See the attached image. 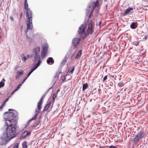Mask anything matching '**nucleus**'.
Instances as JSON below:
<instances>
[{
	"mask_svg": "<svg viewBox=\"0 0 148 148\" xmlns=\"http://www.w3.org/2000/svg\"><path fill=\"white\" fill-rule=\"evenodd\" d=\"M27 17L28 18L27 23V29H32L33 28L32 22V12L30 9H27L26 10Z\"/></svg>",
	"mask_w": 148,
	"mask_h": 148,
	"instance_id": "2",
	"label": "nucleus"
},
{
	"mask_svg": "<svg viewBox=\"0 0 148 148\" xmlns=\"http://www.w3.org/2000/svg\"><path fill=\"white\" fill-rule=\"evenodd\" d=\"M31 132L30 131L28 132L27 131H25L22 134L20 138L21 139H24L26 136H28L30 134Z\"/></svg>",
	"mask_w": 148,
	"mask_h": 148,
	"instance_id": "10",
	"label": "nucleus"
},
{
	"mask_svg": "<svg viewBox=\"0 0 148 148\" xmlns=\"http://www.w3.org/2000/svg\"><path fill=\"white\" fill-rule=\"evenodd\" d=\"M89 10H91V11L90 12V15L89 16V18H90L92 16V14H93V10H92V8H89Z\"/></svg>",
	"mask_w": 148,
	"mask_h": 148,
	"instance_id": "23",
	"label": "nucleus"
},
{
	"mask_svg": "<svg viewBox=\"0 0 148 148\" xmlns=\"http://www.w3.org/2000/svg\"><path fill=\"white\" fill-rule=\"evenodd\" d=\"M67 60V57H65V58H64V61H65V62H66Z\"/></svg>",
	"mask_w": 148,
	"mask_h": 148,
	"instance_id": "39",
	"label": "nucleus"
},
{
	"mask_svg": "<svg viewBox=\"0 0 148 148\" xmlns=\"http://www.w3.org/2000/svg\"><path fill=\"white\" fill-rule=\"evenodd\" d=\"M47 63L49 64H52L54 63V61L52 57L49 58L47 61Z\"/></svg>",
	"mask_w": 148,
	"mask_h": 148,
	"instance_id": "13",
	"label": "nucleus"
},
{
	"mask_svg": "<svg viewBox=\"0 0 148 148\" xmlns=\"http://www.w3.org/2000/svg\"><path fill=\"white\" fill-rule=\"evenodd\" d=\"M43 50H45L47 51V49L48 47V45L47 44H45L43 45Z\"/></svg>",
	"mask_w": 148,
	"mask_h": 148,
	"instance_id": "20",
	"label": "nucleus"
},
{
	"mask_svg": "<svg viewBox=\"0 0 148 148\" xmlns=\"http://www.w3.org/2000/svg\"><path fill=\"white\" fill-rule=\"evenodd\" d=\"M109 148H118L117 147L113 146V145H111L109 147Z\"/></svg>",
	"mask_w": 148,
	"mask_h": 148,
	"instance_id": "33",
	"label": "nucleus"
},
{
	"mask_svg": "<svg viewBox=\"0 0 148 148\" xmlns=\"http://www.w3.org/2000/svg\"><path fill=\"white\" fill-rule=\"evenodd\" d=\"M41 62L40 61H39V62H38L37 64H36L35 66L33 69H32V70L31 71L28 73L27 76V77H28L33 72L35 69H36L39 66Z\"/></svg>",
	"mask_w": 148,
	"mask_h": 148,
	"instance_id": "11",
	"label": "nucleus"
},
{
	"mask_svg": "<svg viewBox=\"0 0 148 148\" xmlns=\"http://www.w3.org/2000/svg\"><path fill=\"white\" fill-rule=\"evenodd\" d=\"M8 100V98H7V99H6L5 100V101L4 102V103L6 102Z\"/></svg>",
	"mask_w": 148,
	"mask_h": 148,
	"instance_id": "40",
	"label": "nucleus"
},
{
	"mask_svg": "<svg viewBox=\"0 0 148 148\" xmlns=\"http://www.w3.org/2000/svg\"><path fill=\"white\" fill-rule=\"evenodd\" d=\"M24 3H27V0H24Z\"/></svg>",
	"mask_w": 148,
	"mask_h": 148,
	"instance_id": "44",
	"label": "nucleus"
},
{
	"mask_svg": "<svg viewBox=\"0 0 148 148\" xmlns=\"http://www.w3.org/2000/svg\"><path fill=\"white\" fill-rule=\"evenodd\" d=\"M12 111V112H7L4 113V114H7L5 118V120L8 121L11 124H9L6 122L5 126L6 136L1 137L3 140L8 141L15 137L16 135V126L18 119V113L16 110L9 109V111Z\"/></svg>",
	"mask_w": 148,
	"mask_h": 148,
	"instance_id": "1",
	"label": "nucleus"
},
{
	"mask_svg": "<svg viewBox=\"0 0 148 148\" xmlns=\"http://www.w3.org/2000/svg\"><path fill=\"white\" fill-rule=\"evenodd\" d=\"M22 60L25 61L27 59V57H25V56L24 57H22Z\"/></svg>",
	"mask_w": 148,
	"mask_h": 148,
	"instance_id": "32",
	"label": "nucleus"
},
{
	"mask_svg": "<svg viewBox=\"0 0 148 148\" xmlns=\"http://www.w3.org/2000/svg\"><path fill=\"white\" fill-rule=\"evenodd\" d=\"M25 57V56L24 54H22L21 55V58H22V57Z\"/></svg>",
	"mask_w": 148,
	"mask_h": 148,
	"instance_id": "38",
	"label": "nucleus"
},
{
	"mask_svg": "<svg viewBox=\"0 0 148 148\" xmlns=\"http://www.w3.org/2000/svg\"><path fill=\"white\" fill-rule=\"evenodd\" d=\"M57 97V94H56V93H54L53 94V100L52 101L53 102H54L55 99Z\"/></svg>",
	"mask_w": 148,
	"mask_h": 148,
	"instance_id": "24",
	"label": "nucleus"
},
{
	"mask_svg": "<svg viewBox=\"0 0 148 148\" xmlns=\"http://www.w3.org/2000/svg\"><path fill=\"white\" fill-rule=\"evenodd\" d=\"M82 50H80L78 52L76 56L75 57V58H79L82 54Z\"/></svg>",
	"mask_w": 148,
	"mask_h": 148,
	"instance_id": "17",
	"label": "nucleus"
},
{
	"mask_svg": "<svg viewBox=\"0 0 148 148\" xmlns=\"http://www.w3.org/2000/svg\"><path fill=\"white\" fill-rule=\"evenodd\" d=\"M138 45V44L137 45H136V46H137V45Z\"/></svg>",
	"mask_w": 148,
	"mask_h": 148,
	"instance_id": "46",
	"label": "nucleus"
},
{
	"mask_svg": "<svg viewBox=\"0 0 148 148\" xmlns=\"http://www.w3.org/2000/svg\"><path fill=\"white\" fill-rule=\"evenodd\" d=\"M136 23L134 22H132L130 25V27L132 29H135L136 28V27L135 26Z\"/></svg>",
	"mask_w": 148,
	"mask_h": 148,
	"instance_id": "22",
	"label": "nucleus"
},
{
	"mask_svg": "<svg viewBox=\"0 0 148 148\" xmlns=\"http://www.w3.org/2000/svg\"><path fill=\"white\" fill-rule=\"evenodd\" d=\"M40 51V47H37L34 49L32 53L34 57V61L36 62L38 60V62L40 61L41 63V61L40 60V55L38 54Z\"/></svg>",
	"mask_w": 148,
	"mask_h": 148,
	"instance_id": "4",
	"label": "nucleus"
},
{
	"mask_svg": "<svg viewBox=\"0 0 148 148\" xmlns=\"http://www.w3.org/2000/svg\"><path fill=\"white\" fill-rule=\"evenodd\" d=\"M75 67L74 66H73L71 68H69L67 73L68 72H69L71 73V74H72L75 69Z\"/></svg>",
	"mask_w": 148,
	"mask_h": 148,
	"instance_id": "18",
	"label": "nucleus"
},
{
	"mask_svg": "<svg viewBox=\"0 0 148 148\" xmlns=\"http://www.w3.org/2000/svg\"><path fill=\"white\" fill-rule=\"evenodd\" d=\"M43 98L42 97L41 99L40 100L39 102L38 103L37 105V108L35 112L36 114V115H38V114L40 113V112L41 109L42 108V105L43 103Z\"/></svg>",
	"mask_w": 148,
	"mask_h": 148,
	"instance_id": "6",
	"label": "nucleus"
},
{
	"mask_svg": "<svg viewBox=\"0 0 148 148\" xmlns=\"http://www.w3.org/2000/svg\"><path fill=\"white\" fill-rule=\"evenodd\" d=\"M4 103H3V104H2V105H1V106H0V107H1V108L3 107V106H4Z\"/></svg>",
	"mask_w": 148,
	"mask_h": 148,
	"instance_id": "43",
	"label": "nucleus"
},
{
	"mask_svg": "<svg viewBox=\"0 0 148 148\" xmlns=\"http://www.w3.org/2000/svg\"><path fill=\"white\" fill-rule=\"evenodd\" d=\"M94 26H93L92 21L90 20L88 21L87 28L84 33L85 37L88 36L90 35H92L94 32Z\"/></svg>",
	"mask_w": 148,
	"mask_h": 148,
	"instance_id": "3",
	"label": "nucleus"
},
{
	"mask_svg": "<svg viewBox=\"0 0 148 148\" xmlns=\"http://www.w3.org/2000/svg\"><path fill=\"white\" fill-rule=\"evenodd\" d=\"M23 74V71H18L17 72V74L16 76V79L22 76Z\"/></svg>",
	"mask_w": 148,
	"mask_h": 148,
	"instance_id": "14",
	"label": "nucleus"
},
{
	"mask_svg": "<svg viewBox=\"0 0 148 148\" xmlns=\"http://www.w3.org/2000/svg\"><path fill=\"white\" fill-rule=\"evenodd\" d=\"M64 78V79H63L62 80L63 81H64L65 79V76H63V77H62V78Z\"/></svg>",
	"mask_w": 148,
	"mask_h": 148,
	"instance_id": "41",
	"label": "nucleus"
},
{
	"mask_svg": "<svg viewBox=\"0 0 148 148\" xmlns=\"http://www.w3.org/2000/svg\"><path fill=\"white\" fill-rule=\"evenodd\" d=\"M47 51L45 50H43L41 52V57L44 58L46 56Z\"/></svg>",
	"mask_w": 148,
	"mask_h": 148,
	"instance_id": "16",
	"label": "nucleus"
},
{
	"mask_svg": "<svg viewBox=\"0 0 148 148\" xmlns=\"http://www.w3.org/2000/svg\"><path fill=\"white\" fill-rule=\"evenodd\" d=\"M23 16V13L21 12L20 14V19Z\"/></svg>",
	"mask_w": 148,
	"mask_h": 148,
	"instance_id": "37",
	"label": "nucleus"
},
{
	"mask_svg": "<svg viewBox=\"0 0 148 148\" xmlns=\"http://www.w3.org/2000/svg\"><path fill=\"white\" fill-rule=\"evenodd\" d=\"M16 90V89L13 91V92L12 93V94L11 95H12L15 92Z\"/></svg>",
	"mask_w": 148,
	"mask_h": 148,
	"instance_id": "42",
	"label": "nucleus"
},
{
	"mask_svg": "<svg viewBox=\"0 0 148 148\" xmlns=\"http://www.w3.org/2000/svg\"><path fill=\"white\" fill-rule=\"evenodd\" d=\"M99 2L98 0H97L95 3L92 2L90 3V5L89 6V8H92V10H93L95 8L99 6Z\"/></svg>",
	"mask_w": 148,
	"mask_h": 148,
	"instance_id": "9",
	"label": "nucleus"
},
{
	"mask_svg": "<svg viewBox=\"0 0 148 148\" xmlns=\"http://www.w3.org/2000/svg\"><path fill=\"white\" fill-rule=\"evenodd\" d=\"M21 84H19L17 88H16L15 89L16 90H17L18 88H19L20 87V86H21Z\"/></svg>",
	"mask_w": 148,
	"mask_h": 148,
	"instance_id": "34",
	"label": "nucleus"
},
{
	"mask_svg": "<svg viewBox=\"0 0 148 148\" xmlns=\"http://www.w3.org/2000/svg\"><path fill=\"white\" fill-rule=\"evenodd\" d=\"M37 115L35 114L34 116L32 119V120L35 119L37 118Z\"/></svg>",
	"mask_w": 148,
	"mask_h": 148,
	"instance_id": "30",
	"label": "nucleus"
},
{
	"mask_svg": "<svg viewBox=\"0 0 148 148\" xmlns=\"http://www.w3.org/2000/svg\"><path fill=\"white\" fill-rule=\"evenodd\" d=\"M86 27V24H82L79 28L78 31V34L80 35H82L83 34H84Z\"/></svg>",
	"mask_w": 148,
	"mask_h": 148,
	"instance_id": "7",
	"label": "nucleus"
},
{
	"mask_svg": "<svg viewBox=\"0 0 148 148\" xmlns=\"http://www.w3.org/2000/svg\"><path fill=\"white\" fill-rule=\"evenodd\" d=\"M10 18L11 20H14L13 17L12 16H10Z\"/></svg>",
	"mask_w": 148,
	"mask_h": 148,
	"instance_id": "35",
	"label": "nucleus"
},
{
	"mask_svg": "<svg viewBox=\"0 0 148 148\" xmlns=\"http://www.w3.org/2000/svg\"><path fill=\"white\" fill-rule=\"evenodd\" d=\"M18 144L16 143L15 145L14 146L13 148H18Z\"/></svg>",
	"mask_w": 148,
	"mask_h": 148,
	"instance_id": "29",
	"label": "nucleus"
},
{
	"mask_svg": "<svg viewBox=\"0 0 148 148\" xmlns=\"http://www.w3.org/2000/svg\"><path fill=\"white\" fill-rule=\"evenodd\" d=\"M133 10V9L132 8H129L126 9L125 10L123 11V13L121 14V17L124 16H125L126 15L129 14V13L131 11H132Z\"/></svg>",
	"mask_w": 148,
	"mask_h": 148,
	"instance_id": "8",
	"label": "nucleus"
},
{
	"mask_svg": "<svg viewBox=\"0 0 148 148\" xmlns=\"http://www.w3.org/2000/svg\"><path fill=\"white\" fill-rule=\"evenodd\" d=\"M22 146L23 148H27V143L26 141L23 142L22 144Z\"/></svg>",
	"mask_w": 148,
	"mask_h": 148,
	"instance_id": "21",
	"label": "nucleus"
},
{
	"mask_svg": "<svg viewBox=\"0 0 148 148\" xmlns=\"http://www.w3.org/2000/svg\"><path fill=\"white\" fill-rule=\"evenodd\" d=\"M51 102L50 101L45 106L43 110L44 111H47L48 110L49 107L51 106Z\"/></svg>",
	"mask_w": 148,
	"mask_h": 148,
	"instance_id": "15",
	"label": "nucleus"
},
{
	"mask_svg": "<svg viewBox=\"0 0 148 148\" xmlns=\"http://www.w3.org/2000/svg\"><path fill=\"white\" fill-rule=\"evenodd\" d=\"M118 86L119 87H122L124 86V84L123 82H120L118 84Z\"/></svg>",
	"mask_w": 148,
	"mask_h": 148,
	"instance_id": "26",
	"label": "nucleus"
},
{
	"mask_svg": "<svg viewBox=\"0 0 148 148\" xmlns=\"http://www.w3.org/2000/svg\"><path fill=\"white\" fill-rule=\"evenodd\" d=\"M80 39L79 38H75L72 41V44L75 47L77 46V45L79 43Z\"/></svg>",
	"mask_w": 148,
	"mask_h": 148,
	"instance_id": "12",
	"label": "nucleus"
},
{
	"mask_svg": "<svg viewBox=\"0 0 148 148\" xmlns=\"http://www.w3.org/2000/svg\"><path fill=\"white\" fill-rule=\"evenodd\" d=\"M88 86V85L87 83L84 84L83 85L82 90L83 91L85 89H87Z\"/></svg>",
	"mask_w": 148,
	"mask_h": 148,
	"instance_id": "19",
	"label": "nucleus"
},
{
	"mask_svg": "<svg viewBox=\"0 0 148 148\" xmlns=\"http://www.w3.org/2000/svg\"><path fill=\"white\" fill-rule=\"evenodd\" d=\"M24 7L25 10H27L28 8V5L27 3H25L24 4Z\"/></svg>",
	"mask_w": 148,
	"mask_h": 148,
	"instance_id": "25",
	"label": "nucleus"
},
{
	"mask_svg": "<svg viewBox=\"0 0 148 148\" xmlns=\"http://www.w3.org/2000/svg\"><path fill=\"white\" fill-rule=\"evenodd\" d=\"M107 76H108V75H107L106 76H105L103 78V82H104V81H105L106 79H107Z\"/></svg>",
	"mask_w": 148,
	"mask_h": 148,
	"instance_id": "31",
	"label": "nucleus"
},
{
	"mask_svg": "<svg viewBox=\"0 0 148 148\" xmlns=\"http://www.w3.org/2000/svg\"><path fill=\"white\" fill-rule=\"evenodd\" d=\"M4 85V82H0V88L3 87Z\"/></svg>",
	"mask_w": 148,
	"mask_h": 148,
	"instance_id": "27",
	"label": "nucleus"
},
{
	"mask_svg": "<svg viewBox=\"0 0 148 148\" xmlns=\"http://www.w3.org/2000/svg\"><path fill=\"white\" fill-rule=\"evenodd\" d=\"M27 77H26V78H25V79H24V80L23 81V82H22V84H23V83L25 82V81L26 80V79H27Z\"/></svg>",
	"mask_w": 148,
	"mask_h": 148,
	"instance_id": "36",
	"label": "nucleus"
},
{
	"mask_svg": "<svg viewBox=\"0 0 148 148\" xmlns=\"http://www.w3.org/2000/svg\"><path fill=\"white\" fill-rule=\"evenodd\" d=\"M59 89H58V90H57V93H58V92L59 91Z\"/></svg>",
	"mask_w": 148,
	"mask_h": 148,
	"instance_id": "45",
	"label": "nucleus"
},
{
	"mask_svg": "<svg viewBox=\"0 0 148 148\" xmlns=\"http://www.w3.org/2000/svg\"><path fill=\"white\" fill-rule=\"evenodd\" d=\"M145 135L143 131H141L138 132L134 138V143L138 142L140 140L144 137Z\"/></svg>",
	"mask_w": 148,
	"mask_h": 148,
	"instance_id": "5",
	"label": "nucleus"
},
{
	"mask_svg": "<svg viewBox=\"0 0 148 148\" xmlns=\"http://www.w3.org/2000/svg\"><path fill=\"white\" fill-rule=\"evenodd\" d=\"M34 57V56L33 55V54H29L27 55V59H28V58H31L32 57Z\"/></svg>",
	"mask_w": 148,
	"mask_h": 148,
	"instance_id": "28",
	"label": "nucleus"
}]
</instances>
